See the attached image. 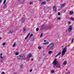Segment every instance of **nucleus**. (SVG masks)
Here are the masks:
<instances>
[{
    "label": "nucleus",
    "instance_id": "nucleus-41",
    "mask_svg": "<svg viewBox=\"0 0 74 74\" xmlns=\"http://www.w3.org/2000/svg\"><path fill=\"white\" fill-rule=\"evenodd\" d=\"M70 23H71V22H68V24H70Z\"/></svg>",
    "mask_w": 74,
    "mask_h": 74
},
{
    "label": "nucleus",
    "instance_id": "nucleus-40",
    "mask_svg": "<svg viewBox=\"0 0 74 74\" xmlns=\"http://www.w3.org/2000/svg\"><path fill=\"white\" fill-rule=\"evenodd\" d=\"M31 60H32V61H33V60H34V59H33V58H32L31 59Z\"/></svg>",
    "mask_w": 74,
    "mask_h": 74
},
{
    "label": "nucleus",
    "instance_id": "nucleus-22",
    "mask_svg": "<svg viewBox=\"0 0 74 74\" xmlns=\"http://www.w3.org/2000/svg\"><path fill=\"white\" fill-rule=\"evenodd\" d=\"M67 63V62L66 61H64L63 63L64 64H66Z\"/></svg>",
    "mask_w": 74,
    "mask_h": 74
},
{
    "label": "nucleus",
    "instance_id": "nucleus-20",
    "mask_svg": "<svg viewBox=\"0 0 74 74\" xmlns=\"http://www.w3.org/2000/svg\"><path fill=\"white\" fill-rule=\"evenodd\" d=\"M39 30V28H37L36 29V30L37 32H38Z\"/></svg>",
    "mask_w": 74,
    "mask_h": 74
},
{
    "label": "nucleus",
    "instance_id": "nucleus-13",
    "mask_svg": "<svg viewBox=\"0 0 74 74\" xmlns=\"http://www.w3.org/2000/svg\"><path fill=\"white\" fill-rule=\"evenodd\" d=\"M26 28L25 27H24L23 28V33H25V32H26Z\"/></svg>",
    "mask_w": 74,
    "mask_h": 74
},
{
    "label": "nucleus",
    "instance_id": "nucleus-44",
    "mask_svg": "<svg viewBox=\"0 0 74 74\" xmlns=\"http://www.w3.org/2000/svg\"><path fill=\"white\" fill-rule=\"evenodd\" d=\"M62 48H63V47H64V46H62Z\"/></svg>",
    "mask_w": 74,
    "mask_h": 74
},
{
    "label": "nucleus",
    "instance_id": "nucleus-49",
    "mask_svg": "<svg viewBox=\"0 0 74 74\" xmlns=\"http://www.w3.org/2000/svg\"><path fill=\"white\" fill-rule=\"evenodd\" d=\"M1 37H0V40H1Z\"/></svg>",
    "mask_w": 74,
    "mask_h": 74
},
{
    "label": "nucleus",
    "instance_id": "nucleus-7",
    "mask_svg": "<svg viewBox=\"0 0 74 74\" xmlns=\"http://www.w3.org/2000/svg\"><path fill=\"white\" fill-rule=\"evenodd\" d=\"M14 33V31L12 30H10L9 32V33H10V34H12Z\"/></svg>",
    "mask_w": 74,
    "mask_h": 74
},
{
    "label": "nucleus",
    "instance_id": "nucleus-3",
    "mask_svg": "<svg viewBox=\"0 0 74 74\" xmlns=\"http://www.w3.org/2000/svg\"><path fill=\"white\" fill-rule=\"evenodd\" d=\"M53 45H54L53 42L51 43L47 47V49H50L52 48V47L53 46Z\"/></svg>",
    "mask_w": 74,
    "mask_h": 74
},
{
    "label": "nucleus",
    "instance_id": "nucleus-31",
    "mask_svg": "<svg viewBox=\"0 0 74 74\" xmlns=\"http://www.w3.org/2000/svg\"><path fill=\"white\" fill-rule=\"evenodd\" d=\"M28 36L27 35V36L25 38V40H26V39L27 38V37H28Z\"/></svg>",
    "mask_w": 74,
    "mask_h": 74
},
{
    "label": "nucleus",
    "instance_id": "nucleus-10",
    "mask_svg": "<svg viewBox=\"0 0 74 74\" xmlns=\"http://www.w3.org/2000/svg\"><path fill=\"white\" fill-rule=\"evenodd\" d=\"M25 18H22L21 20V22H23L25 21Z\"/></svg>",
    "mask_w": 74,
    "mask_h": 74
},
{
    "label": "nucleus",
    "instance_id": "nucleus-37",
    "mask_svg": "<svg viewBox=\"0 0 74 74\" xmlns=\"http://www.w3.org/2000/svg\"><path fill=\"white\" fill-rule=\"evenodd\" d=\"M33 4V2H30L29 4L30 5L31 4Z\"/></svg>",
    "mask_w": 74,
    "mask_h": 74
},
{
    "label": "nucleus",
    "instance_id": "nucleus-12",
    "mask_svg": "<svg viewBox=\"0 0 74 74\" xmlns=\"http://www.w3.org/2000/svg\"><path fill=\"white\" fill-rule=\"evenodd\" d=\"M32 54L31 53H29V58H32Z\"/></svg>",
    "mask_w": 74,
    "mask_h": 74
},
{
    "label": "nucleus",
    "instance_id": "nucleus-45",
    "mask_svg": "<svg viewBox=\"0 0 74 74\" xmlns=\"http://www.w3.org/2000/svg\"><path fill=\"white\" fill-rule=\"evenodd\" d=\"M2 0H0V3H1Z\"/></svg>",
    "mask_w": 74,
    "mask_h": 74
},
{
    "label": "nucleus",
    "instance_id": "nucleus-36",
    "mask_svg": "<svg viewBox=\"0 0 74 74\" xmlns=\"http://www.w3.org/2000/svg\"><path fill=\"white\" fill-rule=\"evenodd\" d=\"M15 46V43L14 45H13V47H14Z\"/></svg>",
    "mask_w": 74,
    "mask_h": 74
},
{
    "label": "nucleus",
    "instance_id": "nucleus-42",
    "mask_svg": "<svg viewBox=\"0 0 74 74\" xmlns=\"http://www.w3.org/2000/svg\"><path fill=\"white\" fill-rule=\"evenodd\" d=\"M47 41V40H44V42H46Z\"/></svg>",
    "mask_w": 74,
    "mask_h": 74
},
{
    "label": "nucleus",
    "instance_id": "nucleus-43",
    "mask_svg": "<svg viewBox=\"0 0 74 74\" xmlns=\"http://www.w3.org/2000/svg\"><path fill=\"white\" fill-rule=\"evenodd\" d=\"M30 34L29 33V34H28V35L27 36H29V35H30Z\"/></svg>",
    "mask_w": 74,
    "mask_h": 74
},
{
    "label": "nucleus",
    "instance_id": "nucleus-21",
    "mask_svg": "<svg viewBox=\"0 0 74 74\" xmlns=\"http://www.w3.org/2000/svg\"><path fill=\"white\" fill-rule=\"evenodd\" d=\"M15 53L16 55H18V52H15Z\"/></svg>",
    "mask_w": 74,
    "mask_h": 74
},
{
    "label": "nucleus",
    "instance_id": "nucleus-16",
    "mask_svg": "<svg viewBox=\"0 0 74 74\" xmlns=\"http://www.w3.org/2000/svg\"><path fill=\"white\" fill-rule=\"evenodd\" d=\"M73 13V11H71L69 12V14H70V15H72Z\"/></svg>",
    "mask_w": 74,
    "mask_h": 74
},
{
    "label": "nucleus",
    "instance_id": "nucleus-2",
    "mask_svg": "<svg viewBox=\"0 0 74 74\" xmlns=\"http://www.w3.org/2000/svg\"><path fill=\"white\" fill-rule=\"evenodd\" d=\"M25 56L26 55L25 54H21L18 56L17 58L18 59H23L25 58Z\"/></svg>",
    "mask_w": 74,
    "mask_h": 74
},
{
    "label": "nucleus",
    "instance_id": "nucleus-27",
    "mask_svg": "<svg viewBox=\"0 0 74 74\" xmlns=\"http://www.w3.org/2000/svg\"><path fill=\"white\" fill-rule=\"evenodd\" d=\"M57 19H58V20H60V19H61V18L60 17H58Z\"/></svg>",
    "mask_w": 74,
    "mask_h": 74
},
{
    "label": "nucleus",
    "instance_id": "nucleus-17",
    "mask_svg": "<svg viewBox=\"0 0 74 74\" xmlns=\"http://www.w3.org/2000/svg\"><path fill=\"white\" fill-rule=\"evenodd\" d=\"M7 7V4H5L3 6L4 8H6Z\"/></svg>",
    "mask_w": 74,
    "mask_h": 74
},
{
    "label": "nucleus",
    "instance_id": "nucleus-28",
    "mask_svg": "<svg viewBox=\"0 0 74 74\" xmlns=\"http://www.w3.org/2000/svg\"><path fill=\"white\" fill-rule=\"evenodd\" d=\"M33 34H32L30 35V36H29V38H30V37H32V36H33Z\"/></svg>",
    "mask_w": 74,
    "mask_h": 74
},
{
    "label": "nucleus",
    "instance_id": "nucleus-30",
    "mask_svg": "<svg viewBox=\"0 0 74 74\" xmlns=\"http://www.w3.org/2000/svg\"><path fill=\"white\" fill-rule=\"evenodd\" d=\"M58 15H60V12H58Z\"/></svg>",
    "mask_w": 74,
    "mask_h": 74
},
{
    "label": "nucleus",
    "instance_id": "nucleus-48",
    "mask_svg": "<svg viewBox=\"0 0 74 74\" xmlns=\"http://www.w3.org/2000/svg\"><path fill=\"white\" fill-rule=\"evenodd\" d=\"M30 41H33V40H31Z\"/></svg>",
    "mask_w": 74,
    "mask_h": 74
},
{
    "label": "nucleus",
    "instance_id": "nucleus-9",
    "mask_svg": "<svg viewBox=\"0 0 74 74\" xmlns=\"http://www.w3.org/2000/svg\"><path fill=\"white\" fill-rule=\"evenodd\" d=\"M46 4V2L45 1H44L42 2L41 4V5H45Z\"/></svg>",
    "mask_w": 74,
    "mask_h": 74
},
{
    "label": "nucleus",
    "instance_id": "nucleus-47",
    "mask_svg": "<svg viewBox=\"0 0 74 74\" xmlns=\"http://www.w3.org/2000/svg\"><path fill=\"white\" fill-rule=\"evenodd\" d=\"M14 74H17V73H14Z\"/></svg>",
    "mask_w": 74,
    "mask_h": 74
},
{
    "label": "nucleus",
    "instance_id": "nucleus-51",
    "mask_svg": "<svg viewBox=\"0 0 74 74\" xmlns=\"http://www.w3.org/2000/svg\"><path fill=\"white\" fill-rule=\"evenodd\" d=\"M66 71H67V69H66Z\"/></svg>",
    "mask_w": 74,
    "mask_h": 74
},
{
    "label": "nucleus",
    "instance_id": "nucleus-14",
    "mask_svg": "<svg viewBox=\"0 0 74 74\" xmlns=\"http://www.w3.org/2000/svg\"><path fill=\"white\" fill-rule=\"evenodd\" d=\"M61 54V52H59L56 55V56H55V57L56 58V57H57V56H58V55H60Z\"/></svg>",
    "mask_w": 74,
    "mask_h": 74
},
{
    "label": "nucleus",
    "instance_id": "nucleus-11",
    "mask_svg": "<svg viewBox=\"0 0 74 74\" xmlns=\"http://www.w3.org/2000/svg\"><path fill=\"white\" fill-rule=\"evenodd\" d=\"M1 56L0 57H1V59H3V58H4V56L2 57V55H3V53H1L0 54Z\"/></svg>",
    "mask_w": 74,
    "mask_h": 74
},
{
    "label": "nucleus",
    "instance_id": "nucleus-6",
    "mask_svg": "<svg viewBox=\"0 0 74 74\" xmlns=\"http://www.w3.org/2000/svg\"><path fill=\"white\" fill-rule=\"evenodd\" d=\"M55 7H56V6L55 5L53 7V11H54V12H56V9Z\"/></svg>",
    "mask_w": 74,
    "mask_h": 74
},
{
    "label": "nucleus",
    "instance_id": "nucleus-4",
    "mask_svg": "<svg viewBox=\"0 0 74 74\" xmlns=\"http://www.w3.org/2000/svg\"><path fill=\"white\" fill-rule=\"evenodd\" d=\"M67 49V47H65V48H64L62 51V56H63L64 55V54L65 53H66V50Z\"/></svg>",
    "mask_w": 74,
    "mask_h": 74
},
{
    "label": "nucleus",
    "instance_id": "nucleus-53",
    "mask_svg": "<svg viewBox=\"0 0 74 74\" xmlns=\"http://www.w3.org/2000/svg\"><path fill=\"white\" fill-rule=\"evenodd\" d=\"M2 61H3V60H1V62H2Z\"/></svg>",
    "mask_w": 74,
    "mask_h": 74
},
{
    "label": "nucleus",
    "instance_id": "nucleus-18",
    "mask_svg": "<svg viewBox=\"0 0 74 74\" xmlns=\"http://www.w3.org/2000/svg\"><path fill=\"white\" fill-rule=\"evenodd\" d=\"M70 19H71V20H72V21H74V18L73 17H71L70 18Z\"/></svg>",
    "mask_w": 74,
    "mask_h": 74
},
{
    "label": "nucleus",
    "instance_id": "nucleus-33",
    "mask_svg": "<svg viewBox=\"0 0 74 74\" xmlns=\"http://www.w3.org/2000/svg\"><path fill=\"white\" fill-rule=\"evenodd\" d=\"M41 47L40 46H39L38 47V49H41Z\"/></svg>",
    "mask_w": 74,
    "mask_h": 74
},
{
    "label": "nucleus",
    "instance_id": "nucleus-32",
    "mask_svg": "<svg viewBox=\"0 0 74 74\" xmlns=\"http://www.w3.org/2000/svg\"><path fill=\"white\" fill-rule=\"evenodd\" d=\"M1 74H5V73L4 72H2L1 73Z\"/></svg>",
    "mask_w": 74,
    "mask_h": 74
},
{
    "label": "nucleus",
    "instance_id": "nucleus-23",
    "mask_svg": "<svg viewBox=\"0 0 74 74\" xmlns=\"http://www.w3.org/2000/svg\"><path fill=\"white\" fill-rule=\"evenodd\" d=\"M23 64H21L20 65V67L21 69H22V68H23Z\"/></svg>",
    "mask_w": 74,
    "mask_h": 74
},
{
    "label": "nucleus",
    "instance_id": "nucleus-1",
    "mask_svg": "<svg viewBox=\"0 0 74 74\" xmlns=\"http://www.w3.org/2000/svg\"><path fill=\"white\" fill-rule=\"evenodd\" d=\"M57 60L55 58L52 63V64H53L54 66H56V67L57 68H60V66H59V64L58 62H57Z\"/></svg>",
    "mask_w": 74,
    "mask_h": 74
},
{
    "label": "nucleus",
    "instance_id": "nucleus-26",
    "mask_svg": "<svg viewBox=\"0 0 74 74\" xmlns=\"http://www.w3.org/2000/svg\"><path fill=\"white\" fill-rule=\"evenodd\" d=\"M54 72H55V71L53 70H52L51 71V73H54Z\"/></svg>",
    "mask_w": 74,
    "mask_h": 74
},
{
    "label": "nucleus",
    "instance_id": "nucleus-35",
    "mask_svg": "<svg viewBox=\"0 0 74 74\" xmlns=\"http://www.w3.org/2000/svg\"><path fill=\"white\" fill-rule=\"evenodd\" d=\"M59 10H60L62 8V7H61H61H59Z\"/></svg>",
    "mask_w": 74,
    "mask_h": 74
},
{
    "label": "nucleus",
    "instance_id": "nucleus-8",
    "mask_svg": "<svg viewBox=\"0 0 74 74\" xmlns=\"http://www.w3.org/2000/svg\"><path fill=\"white\" fill-rule=\"evenodd\" d=\"M65 5H66V4L64 3L63 4H61L60 6H59V7H64V6H65Z\"/></svg>",
    "mask_w": 74,
    "mask_h": 74
},
{
    "label": "nucleus",
    "instance_id": "nucleus-19",
    "mask_svg": "<svg viewBox=\"0 0 74 74\" xmlns=\"http://www.w3.org/2000/svg\"><path fill=\"white\" fill-rule=\"evenodd\" d=\"M52 52V51H50L49 52L48 54H51Z\"/></svg>",
    "mask_w": 74,
    "mask_h": 74
},
{
    "label": "nucleus",
    "instance_id": "nucleus-29",
    "mask_svg": "<svg viewBox=\"0 0 74 74\" xmlns=\"http://www.w3.org/2000/svg\"><path fill=\"white\" fill-rule=\"evenodd\" d=\"M6 1H7V0L4 1H3V4H5V2H6Z\"/></svg>",
    "mask_w": 74,
    "mask_h": 74
},
{
    "label": "nucleus",
    "instance_id": "nucleus-25",
    "mask_svg": "<svg viewBox=\"0 0 74 74\" xmlns=\"http://www.w3.org/2000/svg\"><path fill=\"white\" fill-rule=\"evenodd\" d=\"M42 35H43V34H41L40 35V38H41L42 37Z\"/></svg>",
    "mask_w": 74,
    "mask_h": 74
},
{
    "label": "nucleus",
    "instance_id": "nucleus-54",
    "mask_svg": "<svg viewBox=\"0 0 74 74\" xmlns=\"http://www.w3.org/2000/svg\"><path fill=\"white\" fill-rule=\"evenodd\" d=\"M48 8H49V7H48Z\"/></svg>",
    "mask_w": 74,
    "mask_h": 74
},
{
    "label": "nucleus",
    "instance_id": "nucleus-50",
    "mask_svg": "<svg viewBox=\"0 0 74 74\" xmlns=\"http://www.w3.org/2000/svg\"><path fill=\"white\" fill-rule=\"evenodd\" d=\"M17 1H20V0H17Z\"/></svg>",
    "mask_w": 74,
    "mask_h": 74
},
{
    "label": "nucleus",
    "instance_id": "nucleus-5",
    "mask_svg": "<svg viewBox=\"0 0 74 74\" xmlns=\"http://www.w3.org/2000/svg\"><path fill=\"white\" fill-rule=\"evenodd\" d=\"M71 30H72V26H70L69 27V29H68V31H69V32H71Z\"/></svg>",
    "mask_w": 74,
    "mask_h": 74
},
{
    "label": "nucleus",
    "instance_id": "nucleus-46",
    "mask_svg": "<svg viewBox=\"0 0 74 74\" xmlns=\"http://www.w3.org/2000/svg\"><path fill=\"white\" fill-rule=\"evenodd\" d=\"M46 1H49V0H46Z\"/></svg>",
    "mask_w": 74,
    "mask_h": 74
},
{
    "label": "nucleus",
    "instance_id": "nucleus-52",
    "mask_svg": "<svg viewBox=\"0 0 74 74\" xmlns=\"http://www.w3.org/2000/svg\"><path fill=\"white\" fill-rule=\"evenodd\" d=\"M39 1H41V0H39Z\"/></svg>",
    "mask_w": 74,
    "mask_h": 74
},
{
    "label": "nucleus",
    "instance_id": "nucleus-15",
    "mask_svg": "<svg viewBox=\"0 0 74 74\" xmlns=\"http://www.w3.org/2000/svg\"><path fill=\"white\" fill-rule=\"evenodd\" d=\"M49 44V42H45L43 43L44 45H47V44Z\"/></svg>",
    "mask_w": 74,
    "mask_h": 74
},
{
    "label": "nucleus",
    "instance_id": "nucleus-38",
    "mask_svg": "<svg viewBox=\"0 0 74 74\" xmlns=\"http://www.w3.org/2000/svg\"><path fill=\"white\" fill-rule=\"evenodd\" d=\"M43 56H45V53H43Z\"/></svg>",
    "mask_w": 74,
    "mask_h": 74
},
{
    "label": "nucleus",
    "instance_id": "nucleus-24",
    "mask_svg": "<svg viewBox=\"0 0 74 74\" xmlns=\"http://www.w3.org/2000/svg\"><path fill=\"white\" fill-rule=\"evenodd\" d=\"M5 45V42H4L3 44L2 45L3 46H4Z\"/></svg>",
    "mask_w": 74,
    "mask_h": 74
},
{
    "label": "nucleus",
    "instance_id": "nucleus-39",
    "mask_svg": "<svg viewBox=\"0 0 74 74\" xmlns=\"http://www.w3.org/2000/svg\"><path fill=\"white\" fill-rule=\"evenodd\" d=\"M32 71H33V70H32V69H31L30 70V72H32Z\"/></svg>",
    "mask_w": 74,
    "mask_h": 74
},
{
    "label": "nucleus",
    "instance_id": "nucleus-34",
    "mask_svg": "<svg viewBox=\"0 0 74 74\" xmlns=\"http://www.w3.org/2000/svg\"><path fill=\"white\" fill-rule=\"evenodd\" d=\"M73 40H74V38H72V40L71 41V42H73Z\"/></svg>",
    "mask_w": 74,
    "mask_h": 74
}]
</instances>
